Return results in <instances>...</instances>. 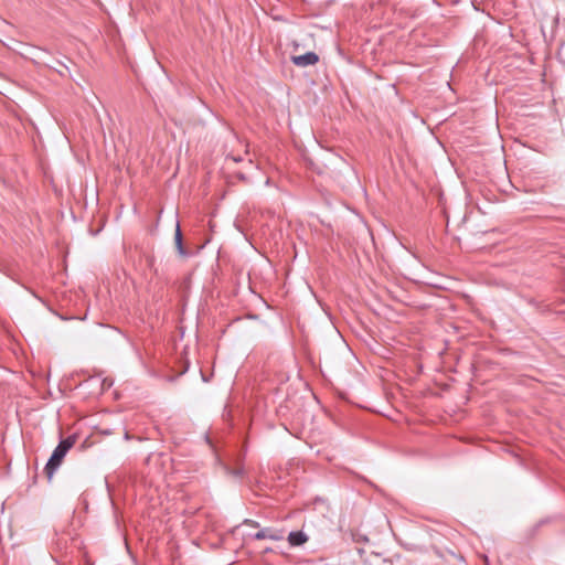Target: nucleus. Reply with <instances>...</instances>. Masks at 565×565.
<instances>
[{
  "mask_svg": "<svg viewBox=\"0 0 565 565\" xmlns=\"http://www.w3.org/2000/svg\"><path fill=\"white\" fill-rule=\"evenodd\" d=\"M73 445L74 439L68 437L66 439L61 440L60 444L56 446L45 466V472L50 479L52 478L56 469L60 467L64 457L66 456L67 451L73 447Z\"/></svg>",
  "mask_w": 565,
  "mask_h": 565,
  "instance_id": "obj_1",
  "label": "nucleus"
},
{
  "mask_svg": "<svg viewBox=\"0 0 565 565\" xmlns=\"http://www.w3.org/2000/svg\"><path fill=\"white\" fill-rule=\"evenodd\" d=\"M291 62L299 67H307L316 65L319 62V56L315 52H307L301 55H292Z\"/></svg>",
  "mask_w": 565,
  "mask_h": 565,
  "instance_id": "obj_2",
  "label": "nucleus"
},
{
  "mask_svg": "<svg viewBox=\"0 0 565 565\" xmlns=\"http://www.w3.org/2000/svg\"><path fill=\"white\" fill-rule=\"evenodd\" d=\"M255 540H271L281 541L284 539V532L281 530L265 527L254 534Z\"/></svg>",
  "mask_w": 565,
  "mask_h": 565,
  "instance_id": "obj_3",
  "label": "nucleus"
},
{
  "mask_svg": "<svg viewBox=\"0 0 565 565\" xmlns=\"http://www.w3.org/2000/svg\"><path fill=\"white\" fill-rule=\"evenodd\" d=\"M174 243H175V247H177V250L180 256L185 257L189 255V252L183 246V237H182V232H181L179 222L177 223V227H175Z\"/></svg>",
  "mask_w": 565,
  "mask_h": 565,
  "instance_id": "obj_4",
  "label": "nucleus"
},
{
  "mask_svg": "<svg viewBox=\"0 0 565 565\" xmlns=\"http://www.w3.org/2000/svg\"><path fill=\"white\" fill-rule=\"evenodd\" d=\"M287 540L291 546H300L308 541V536L302 531H295L289 533Z\"/></svg>",
  "mask_w": 565,
  "mask_h": 565,
  "instance_id": "obj_5",
  "label": "nucleus"
},
{
  "mask_svg": "<svg viewBox=\"0 0 565 565\" xmlns=\"http://www.w3.org/2000/svg\"><path fill=\"white\" fill-rule=\"evenodd\" d=\"M245 523H247V524H249V525H252V526H257V525H258V523H257V522L252 521V520H246V521H245Z\"/></svg>",
  "mask_w": 565,
  "mask_h": 565,
  "instance_id": "obj_6",
  "label": "nucleus"
},
{
  "mask_svg": "<svg viewBox=\"0 0 565 565\" xmlns=\"http://www.w3.org/2000/svg\"><path fill=\"white\" fill-rule=\"evenodd\" d=\"M233 473L236 475V476H241L242 475V470L233 471Z\"/></svg>",
  "mask_w": 565,
  "mask_h": 565,
  "instance_id": "obj_7",
  "label": "nucleus"
},
{
  "mask_svg": "<svg viewBox=\"0 0 565 565\" xmlns=\"http://www.w3.org/2000/svg\"><path fill=\"white\" fill-rule=\"evenodd\" d=\"M294 47L297 49L298 44L296 42L292 43Z\"/></svg>",
  "mask_w": 565,
  "mask_h": 565,
  "instance_id": "obj_8",
  "label": "nucleus"
}]
</instances>
